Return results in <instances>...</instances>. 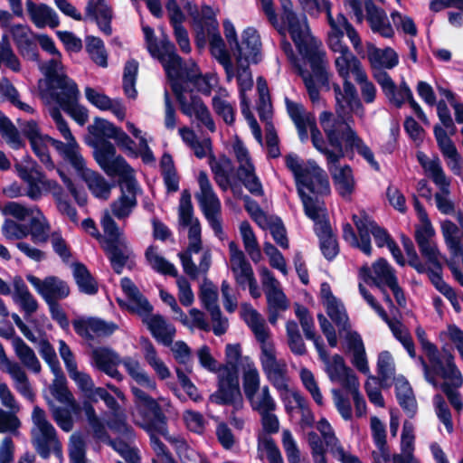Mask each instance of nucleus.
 Instances as JSON below:
<instances>
[{
	"instance_id": "1",
	"label": "nucleus",
	"mask_w": 463,
	"mask_h": 463,
	"mask_svg": "<svg viewBox=\"0 0 463 463\" xmlns=\"http://www.w3.org/2000/svg\"><path fill=\"white\" fill-rule=\"evenodd\" d=\"M285 164L294 175L305 214L310 220L318 222L317 197L329 195L331 193L327 174L315 162L310 163V167H304L295 154H288L285 156Z\"/></svg>"
},
{
	"instance_id": "2",
	"label": "nucleus",
	"mask_w": 463,
	"mask_h": 463,
	"mask_svg": "<svg viewBox=\"0 0 463 463\" xmlns=\"http://www.w3.org/2000/svg\"><path fill=\"white\" fill-rule=\"evenodd\" d=\"M279 1L280 2L282 8L281 20L288 25V31L298 52L309 62L316 80L322 86H327L329 84V78L323 60L324 52H319L317 50V46L314 43L307 40L299 19L297 14L293 11L291 1Z\"/></svg>"
},
{
	"instance_id": "3",
	"label": "nucleus",
	"mask_w": 463,
	"mask_h": 463,
	"mask_svg": "<svg viewBox=\"0 0 463 463\" xmlns=\"http://www.w3.org/2000/svg\"><path fill=\"white\" fill-rule=\"evenodd\" d=\"M241 358L240 344H228L225 347V364L222 373L218 375L217 391L210 396L212 402L229 405L238 410L243 403L239 383V365Z\"/></svg>"
},
{
	"instance_id": "4",
	"label": "nucleus",
	"mask_w": 463,
	"mask_h": 463,
	"mask_svg": "<svg viewBox=\"0 0 463 463\" xmlns=\"http://www.w3.org/2000/svg\"><path fill=\"white\" fill-rule=\"evenodd\" d=\"M92 358L96 367L101 372H107L109 367H117L122 364L136 383L148 390L156 389V383L154 378L150 377L145 371L140 369L137 360L130 356L121 359L119 355L109 347L96 348L92 352Z\"/></svg>"
},
{
	"instance_id": "5",
	"label": "nucleus",
	"mask_w": 463,
	"mask_h": 463,
	"mask_svg": "<svg viewBox=\"0 0 463 463\" xmlns=\"http://www.w3.org/2000/svg\"><path fill=\"white\" fill-rule=\"evenodd\" d=\"M171 90L176 98L180 106V110L183 114L188 117L194 114L195 118L202 122L207 129L211 132H214L216 130L215 123L211 113L200 96L192 95L191 102L188 103L184 96L186 90L180 82H173L171 84Z\"/></svg>"
},
{
	"instance_id": "6",
	"label": "nucleus",
	"mask_w": 463,
	"mask_h": 463,
	"mask_svg": "<svg viewBox=\"0 0 463 463\" xmlns=\"http://www.w3.org/2000/svg\"><path fill=\"white\" fill-rule=\"evenodd\" d=\"M171 90L176 98L180 106V110L183 114L188 117L194 114L195 118L202 122L207 129L211 132H214L216 130L215 123L211 113L200 96L192 95L191 102L188 103L184 96L186 90L180 82H173L171 84Z\"/></svg>"
},
{
	"instance_id": "7",
	"label": "nucleus",
	"mask_w": 463,
	"mask_h": 463,
	"mask_svg": "<svg viewBox=\"0 0 463 463\" xmlns=\"http://www.w3.org/2000/svg\"><path fill=\"white\" fill-rule=\"evenodd\" d=\"M32 419L41 431V435L33 440V446L39 456L43 459L50 458L51 443H54L55 451L61 452L55 428L47 420L44 410L35 406L33 410Z\"/></svg>"
},
{
	"instance_id": "8",
	"label": "nucleus",
	"mask_w": 463,
	"mask_h": 463,
	"mask_svg": "<svg viewBox=\"0 0 463 463\" xmlns=\"http://www.w3.org/2000/svg\"><path fill=\"white\" fill-rule=\"evenodd\" d=\"M90 145L94 149L93 157L95 161L109 176H115L117 173L129 167L128 163L122 156L116 155V147L109 140L93 141Z\"/></svg>"
},
{
	"instance_id": "9",
	"label": "nucleus",
	"mask_w": 463,
	"mask_h": 463,
	"mask_svg": "<svg viewBox=\"0 0 463 463\" xmlns=\"http://www.w3.org/2000/svg\"><path fill=\"white\" fill-rule=\"evenodd\" d=\"M51 98L79 125L83 126L87 122V110L78 106L79 89L76 83H73L68 90L51 92Z\"/></svg>"
},
{
	"instance_id": "10",
	"label": "nucleus",
	"mask_w": 463,
	"mask_h": 463,
	"mask_svg": "<svg viewBox=\"0 0 463 463\" xmlns=\"http://www.w3.org/2000/svg\"><path fill=\"white\" fill-rule=\"evenodd\" d=\"M120 286L122 291L126 295L128 300L131 304H127L124 301L118 299L119 307H126L127 309L132 313L139 315H150L153 311V306L149 303L147 298L140 292L138 288L128 277L120 279Z\"/></svg>"
},
{
	"instance_id": "11",
	"label": "nucleus",
	"mask_w": 463,
	"mask_h": 463,
	"mask_svg": "<svg viewBox=\"0 0 463 463\" xmlns=\"http://www.w3.org/2000/svg\"><path fill=\"white\" fill-rule=\"evenodd\" d=\"M75 333L86 340H93L94 336H109L117 329L118 326L113 322H107L98 317L78 318L72 321Z\"/></svg>"
},
{
	"instance_id": "12",
	"label": "nucleus",
	"mask_w": 463,
	"mask_h": 463,
	"mask_svg": "<svg viewBox=\"0 0 463 463\" xmlns=\"http://www.w3.org/2000/svg\"><path fill=\"white\" fill-rule=\"evenodd\" d=\"M433 133L441 154L450 160L448 165L451 171L455 175H458L462 169V157L454 142L448 136L447 131L439 124L434 126Z\"/></svg>"
},
{
	"instance_id": "13",
	"label": "nucleus",
	"mask_w": 463,
	"mask_h": 463,
	"mask_svg": "<svg viewBox=\"0 0 463 463\" xmlns=\"http://www.w3.org/2000/svg\"><path fill=\"white\" fill-rule=\"evenodd\" d=\"M340 124L344 126V137L345 142V150L353 151L355 148L356 152L371 165L375 171H380L381 167L379 163L375 160L374 155L371 148L364 142V140L357 135L356 131L353 129L342 118Z\"/></svg>"
},
{
	"instance_id": "14",
	"label": "nucleus",
	"mask_w": 463,
	"mask_h": 463,
	"mask_svg": "<svg viewBox=\"0 0 463 463\" xmlns=\"http://www.w3.org/2000/svg\"><path fill=\"white\" fill-rule=\"evenodd\" d=\"M85 13L87 17L96 22L104 34L108 36L112 34L113 10L106 0H88Z\"/></svg>"
},
{
	"instance_id": "15",
	"label": "nucleus",
	"mask_w": 463,
	"mask_h": 463,
	"mask_svg": "<svg viewBox=\"0 0 463 463\" xmlns=\"http://www.w3.org/2000/svg\"><path fill=\"white\" fill-rule=\"evenodd\" d=\"M446 366L442 364V369L436 368L433 365H430V368L423 357H420V360L421 362V364L423 366L424 372H425V378L427 382L431 383L434 387H437V381L434 378V376H431L430 371L433 372L436 375H441L444 379H453L454 381V386L456 388H458L463 383V378L462 375L458 369L457 365L454 362V355L452 353H448L447 355L444 356Z\"/></svg>"
},
{
	"instance_id": "16",
	"label": "nucleus",
	"mask_w": 463,
	"mask_h": 463,
	"mask_svg": "<svg viewBox=\"0 0 463 463\" xmlns=\"http://www.w3.org/2000/svg\"><path fill=\"white\" fill-rule=\"evenodd\" d=\"M161 417L162 420H149L140 424V427L149 435L150 444L157 457H164L169 452L166 445L157 437L161 435L167 439L168 435L167 417L165 415Z\"/></svg>"
},
{
	"instance_id": "17",
	"label": "nucleus",
	"mask_w": 463,
	"mask_h": 463,
	"mask_svg": "<svg viewBox=\"0 0 463 463\" xmlns=\"http://www.w3.org/2000/svg\"><path fill=\"white\" fill-rule=\"evenodd\" d=\"M28 26L15 24L11 29L13 41L19 53L26 60L40 62V54L36 43L28 36Z\"/></svg>"
},
{
	"instance_id": "18",
	"label": "nucleus",
	"mask_w": 463,
	"mask_h": 463,
	"mask_svg": "<svg viewBox=\"0 0 463 463\" xmlns=\"http://www.w3.org/2000/svg\"><path fill=\"white\" fill-rule=\"evenodd\" d=\"M131 392L143 422L154 419L162 420L161 416L165 415L157 401L140 388L132 386Z\"/></svg>"
},
{
	"instance_id": "19",
	"label": "nucleus",
	"mask_w": 463,
	"mask_h": 463,
	"mask_svg": "<svg viewBox=\"0 0 463 463\" xmlns=\"http://www.w3.org/2000/svg\"><path fill=\"white\" fill-rule=\"evenodd\" d=\"M25 5L31 21L37 28H43L49 25L53 29L60 25L58 14L48 5H37L33 0H26Z\"/></svg>"
},
{
	"instance_id": "20",
	"label": "nucleus",
	"mask_w": 463,
	"mask_h": 463,
	"mask_svg": "<svg viewBox=\"0 0 463 463\" xmlns=\"http://www.w3.org/2000/svg\"><path fill=\"white\" fill-rule=\"evenodd\" d=\"M315 232L319 239V247L323 256L326 260L332 261L339 254L340 249L329 221L320 222L319 226L316 228Z\"/></svg>"
},
{
	"instance_id": "21",
	"label": "nucleus",
	"mask_w": 463,
	"mask_h": 463,
	"mask_svg": "<svg viewBox=\"0 0 463 463\" xmlns=\"http://www.w3.org/2000/svg\"><path fill=\"white\" fill-rule=\"evenodd\" d=\"M210 37L209 45L212 55L216 57L219 62L223 66L228 80L233 77V69L231 56L226 50L225 43L220 33L219 26L216 30L206 29Z\"/></svg>"
},
{
	"instance_id": "22",
	"label": "nucleus",
	"mask_w": 463,
	"mask_h": 463,
	"mask_svg": "<svg viewBox=\"0 0 463 463\" xmlns=\"http://www.w3.org/2000/svg\"><path fill=\"white\" fill-rule=\"evenodd\" d=\"M347 350L353 353L352 364L362 373H370L365 347L358 332H348L345 336Z\"/></svg>"
},
{
	"instance_id": "23",
	"label": "nucleus",
	"mask_w": 463,
	"mask_h": 463,
	"mask_svg": "<svg viewBox=\"0 0 463 463\" xmlns=\"http://www.w3.org/2000/svg\"><path fill=\"white\" fill-rule=\"evenodd\" d=\"M57 67L58 61L55 59H51L46 63L40 66L41 71L45 75L50 93L57 91V90H60V91L68 90L73 83H76L66 74H59Z\"/></svg>"
},
{
	"instance_id": "24",
	"label": "nucleus",
	"mask_w": 463,
	"mask_h": 463,
	"mask_svg": "<svg viewBox=\"0 0 463 463\" xmlns=\"http://www.w3.org/2000/svg\"><path fill=\"white\" fill-rule=\"evenodd\" d=\"M79 175L86 183L93 196L104 200L109 197L112 184L99 172L85 167Z\"/></svg>"
},
{
	"instance_id": "25",
	"label": "nucleus",
	"mask_w": 463,
	"mask_h": 463,
	"mask_svg": "<svg viewBox=\"0 0 463 463\" xmlns=\"http://www.w3.org/2000/svg\"><path fill=\"white\" fill-rule=\"evenodd\" d=\"M395 396L403 411L409 418H413L417 412V401L410 383L402 375L397 378Z\"/></svg>"
},
{
	"instance_id": "26",
	"label": "nucleus",
	"mask_w": 463,
	"mask_h": 463,
	"mask_svg": "<svg viewBox=\"0 0 463 463\" xmlns=\"http://www.w3.org/2000/svg\"><path fill=\"white\" fill-rule=\"evenodd\" d=\"M378 378L369 375V379L376 383L378 381L382 388H389L392 385V379L394 378L395 366L392 354L389 351H382L377 358Z\"/></svg>"
},
{
	"instance_id": "27",
	"label": "nucleus",
	"mask_w": 463,
	"mask_h": 463,
	"mask_svg": "<svg viewBox=\"0 0 463 463\" xmlns=\"http://www.w3.org/2000/svg\"><path fill=\"white\" fill-rule=\"evenodd\" d=\"M72 274L75 282L81 293L95 295L99 291V285L87 266L81 262L72 264Z\"/></svg>"
},
{
	"instance_id": "28",
	"label": "nucleus",
	"mask_w": 463,
	"mask_h": 463,
	"mask_svg": "<svg viewBox=\"0 0 463 463\" xmlns=\"http://www.w3.org/2000/svg\"><path fill=\"white\" fill-rule=\"evenodd\" d=\"M352 221L358 232L361 250L365 255L370 256L372 254V245L370 237L371 222L375 221L364 211L361 213L360 216L354 214L352 216Z\"/></svg>"
},
{
	"instance_id": "29",
	"label": "nucleus",
	"mask_w": 463,
	"mask_h": 463,
	"mask_svg": "<svg viewBox=\"0 0 463 463\" xmlns=\"http://www.w3.org/2000/svg\"><path fill=\"white\" fill-rule=\"evenodd\" d=\"M198 184L201 193L196 194V199L201 210L220 206L221 201L213 192L208 175L205 171H200L198 175Z\"/></svg>"
},
{
	"instance_id": "30",
	"label": "nucleus",
	"mask_w": 463,
	"mask_h": 463,
	"mask_svg": "<svg viewBox=\"0 0 463 463\" xmlns=\"http://www.w3.org/2000/svg\"><path fill=\"white\" fill-rule=\"evenodd\" d=\"M241 47L245 49L244 55L250 56V61L258 64L261 61L260 54V37L256 29L247 27L241 33Z\"/></svg>"
},
{
	"instance_id": "31",
	"label": "nucleus",
	"mask_w": 463,
	"mask_h": 463,
	"mask_svg": "<svg viewBox=\"0 0 463 463\" xmlns=\"http://www.w3.org/2000/svg\"><path fill=\"white\" fill-rule=\"evenodd\" d=\"M167 77L170 79V85L173 82H180L184 86V82H192V77L202 74L200 69L195 62L187 65L181 58L180 66H170L165 70Z\"/></svg>"
},
{
	"instance_id": "32",
	"label": "nucleus",
	"mask_w": 463,
	"mask_h": 463,
	"mask_svg": "<svg viewBox=\"0 0 463 463\" xmlns=\"http://www.w3.org/2000/svg\"><path fill=\"white\" fill-rule=\"evenodd\" d=\"M13 345L15 354L23 364L33 373H39L42 367L33 350L20 336L14 338Z\"/></svg>"
},
{
	"instance_id": "33",
	"label": "nucleus",
	"mask_w": 463,
	"mask_h": 463,
	"mask_svg": "<svg viewBox=\"0 0 463 463\" xmlns=\"http://www.w3.org/2000/svg\"><path fill=\"white\" fill-rule=\"evenodd\" d=\"M70 295V288L68 284L54 276L45 278V285L43 293V298L47 303L57 302L58 299H62Z\"/></svg>"
},
{
	"instance_id": "34",
	"label": "nucleus",
	"mask_w": 463,
	"mask_h": 463,
	"mask_svg": "<svg viewBox=\"0 0 463 463\" xmlns=\"http://www.w3.org/2000/svg\"><path fill=\"white\" fill-rule=\"evenodd\" d=\"M156 247L150 245L145 252V257L150 267L156 272L168 275L173 278L178 277V271L175 265L169 262L163 256L155 252Z\"/></svg>"
},
{
	"instance_id": "35",
	"label": "nucleus",
	"mask_w": 463,
	"mask_h": 463,
	"mask_svg": "<svg viewBox=\"0 0 463 463\" xmlns=\"http://www.w3.org/2000/svg\"><path fill=\"white\" fill-rule=\"evenodd\" d=\"M238 178L243 184L245 188L254 196H263L264 190L260 178L255 174V168L252 164L249 166L241 165L237 171Z\"/></svg>"
},
{
	"instance_id": "36",
	"label": "nucleus",
	"mask_w": 463,
	"mask_h": 463,
	"mask_svg": "<svg viewBox=\"0 0 463 463\" xmlns=\"http://www.w3.org/2000/svg\"><path fill=\"white\" fill-rule=\"evenodd\" d=\"M332 178L339 195L345 197L354 193L355 183L349 165H345L337 173L332 174Z\"/></svg>"
},
{
	"instance_id": "37",
	"label": "nucleus",
	"mask_w": 463,
	"mask_h": 463,
	"mask_svg": "<svg viewBox=\"0 0 463 463\" xmlns=\"http://www.w3.org/2000/svg\"><path fill=\"white\" fill-rule=\"evenodd\" d=\"M152 335L165 345H170L173 342L175 330L167 329L165 318L161 315H154L147 323Z\"/></svg>"
},
{
	"instance_id": "38",
	"label": "nucleus",
	"mask_w": 463,
	"mask_h": 463,
	"mask_svg": "<svg viewBox=\"0 0 463 463\" xmlns=\"http://www.w3.org/2000/svg\"><path fill=\"white\" fill-rule=\"evenodd\" d=\"M105 243L104 250L109 260L113 271L116 274H121L128 260V255L120 249L119 242L105 240Z\"/></svg>"
},
{
	"instance_id": "39",
	"label": "nucleus",
	"mask_w": 463,
	"mask_h": 463,
	"mask_svg": "<svg viewBox=\"0 0 463 463\" xmlns=\"http://www.w3.org/2000/svg\"><path fill=\"white\" fill-rule=\"evenodd\" d=\"M368 59L373 67L375 63L386 68L392 69L399 63V57L397 52L391 47H386L384 50L372 46V51H369Z\"/></svg>"
},
{
	"instance_id": "40",
	"label": "nucleus",
	"mask_w": 463,
	"mask_h": 463,
	"mask_svg": "<svg viewBox=\"0 0 463 463\" xmlns=\"http://www.w3.org/2000/svg\"><path fill=\"white\" fill-rule=\"evenodd\" d=\"M235 258L237 262L232 263L231 269L234 274L236 283L245 288L247 283L255 279L253 269L243 252L237 253Z\"/></svg>"
},
{
	"instance_id": "41",
	"label": "nucleus",
	"mask_w": 463,
	"mask_h": 463,
	"mask_svg": "<svg viewBox=\"0 0 463 463\" xmlns=\"http://www.w3.org/2000/svg\"><path fill=\"white\" fill-rule=\"evenodd\" d=\"M184 8L188 11L189 14L193 16L196 25L205 26L206 29L216 30L219 23L216 19L213 8L208 5L202 6L203 17H199V13L196 5H193L191 2H187Z\"/></svg>"
},
{
	"instance_id": "42",
	"label": "nucleus",
	"mask_w": 463,
	"mask_h": 463,
	"mask_svg": "<svg viewBox=\"0 0 463 463\" xmlns=\"http://www.w3.org/2000/svg\"><path fill=\"white\" fill-rule=\"evenodd\" d=\"M244 321L253 332L256 339L265 344L269 337V330L261 315L254 308L250 307L244 314Z\"/></svg>"
},
{
	"instance_id": "43",
	"label": "nucleus",
	"mask_w": 463,
	"mask_h": 463,
	"mask_svg": "<svg viewBox=\"0 0 463 463\" xmlns=\"http://www.w3.org/2000/svg\"><path fill=\"white\" fill-rule=\"evenodd\" d=\"M415 335L425 352L430 365L442 369V359L440 357L437 345L427 338V334L421 326L415 329Z\"/></svg>"
},
{
	"instance_id": "44",
	"label": "nucleus",
	"mask_w": 463,
	"mask_h": 463,
	"mask_svg": "<svg viewBox=\"0 0 463 463\" xmlns=\"http://www.w3.org/2000/svg\"><path fill=\"white\" fill-rule=\"evenodd\" d=\"M120 127L115 126L112 122L108 119L96 117L94 124L88 127L89 132L94 137L95 140H102L114 138Z\"/></svg>"
},
{
	"instance_id": "45",
	"label": "nucleus",
	"mask_w": 463,
	"mask_h": 463,
	"mask_svg": "<svg viewBox=\"0 0 463 463\" xmlns=\"http://www.w3.org/2000/svg\"><path fill=\"white\" fill-rule=\"evenodd\" d=\"M138 71V62L132 59L125 63L123 71V90L126 96L130 99H136L137 91L136 90V81Z\"/></svg>"
},
{
	"instance_id": "46",
	"label": "nucleus",
	"mask_w": 463,
	"mask_h": 463,
	"mask_svg": "<svg viewBox=\"0 0 463 463\" xmlns=\"http://www.w3.org/2000/svg\"><path fill=\"white\" fill-rule=\"evenodd\" d=\"M8 373L17 383V391L30 401L34 400V393L32 390L28 377L22 367L17 364H10Z\"/></svg>"
},
{
	"instance_id": "47",
	"label": "nucleus",
	"mask_w": 463,
	"mask_h": 463,
	"mask_svg": "<svg viewBox=\"0 0 463 463\" xmlns=\"http://www.w3.org/2000/svg\"><path fill=\"white\" fill-rule=\"evenodd\" d=\"M159 48L162 56L157 59L163 63L165 71L170 66H180L182 57L177 54L175 44L169 40L165 33H163Z\"/></svg>"
},
{
	"instance_id": "48",
	"label": "nucleus",
	"mask_w": 463,
	"mask_h": 463,
	"mask_svg": "<svg viewBox=\"0 0 463 463\" xmlns=\"http://www.w3.org/2000/svg\"><path fill=\"white\" fill-rule=\"evenodd\" d=\"M0 133L8 138V142L14 149H20L25 146V143L20 137L18 129L6 116L0 117Z\"/></svg>"
},
{
	"instance_id": "49",
	"label": "nucleus",
	"mask_w": 463,
	"mask_h": 463,
	"mask_svg": "<svg viewBox=\"0 0 463 463\" xmlns=\"http://www.w3.org/2000/svg\"><path fill=\"white\" fill-rule=\"evenodd\" d=\"M326 311L339 330L345 331L350 328L348 316L338 300L334 303H326Z\"/></svg>"
},
{
	"instance_id": "50",
	"label": "nucleus",
	"mask_w": 463,
	"mask_h": 463,
	"mask_svg": "<svg viewBox=\"0 0 463 463\" xmlns=\"http://www.w3.org/2000/svg\"><path fill=\"white\" fill-rule=\"evenodd\" d=\"M417 272L419 274H427L430 283L440 293L449 287V285L443 279V266L441 262L431 264L430 267H427L423 263V271L420 270Z\"/></svg>"
},
{
	"instance_id": "51",
	"label": "nucleus",
	"mask_w": 463,
	"mask_h": 463,
	"mask_svg": "<svg viewBox=\"0 0 463 463\" xmlns=\"http://www.w3.org/2000/svg\"><path fill=\"white\" fill-rule=\"evenodd\" d=\"M178 217L179 222L183 227H187L191 222H194L191 194L187 189L183 190L181 194Z\"/></svg>"
},
{
	"instance_id": "52",
	"label": "nucleus",
	"mask_w": 463,
	"mask_h": 463,
	"mask_svg": "<svg viewBox=\"0 0 463 463\" xmlns=\"http://www.w3.org/2000/svg\"><path fill=\"white\" fill-rule=\"evenodd\" d=\"M212 106L213 111L221 117L227 125H233L235 121V109L231 103L222 99L220 96L215 95L212 99Z\"/></svg>"
},
{
	"instance_id": "53",
	"label": "nucleus",
	"mask_w": 463,
	"mask_h": 463,
	"mask_svg": "<svg viewBox=\"0 0 463 463\" xmlns=\"http://www.w3.org/2000/svg\"><path fill=\"white\" fill-rule=\"evenodd\" d=\"M66 141L68 142V146H66L61 156L63 159L67 160L79 174L86 167V162L79 152V145L76 139L73 138V140Z\"/></svg>"
},
{
	"instance_id": "54",
	"label": "nucleus",
	"mask_w": 463,
	"mask_h": 463,
	"mask_svg": "<svg viewBox=\"0 0 463 463\" xmlns=\"http://www.w3.org/2000/svg\"><path fill=\"white\" fill-rule=\"evenodd\" d=\"M433 403L435 406V411L437 417L439 420L444 424L447 431L451 433L453 431V421L450 410L446 403L443 396L439 393H437L433 397Z\"/></svg>"
},
{
	"instance_id": "55",
	"label": "nucleus",
	"mask_w": 463,
	"mask_h": 463,
	"mask_svg": "<svg viewBox=\"0 0 463 463\" xmlns=\"http://www.w3.org/2000/svg\"><path fill=\"white\" fill-rule=\"evenodd\" d=\"M116 175L119 176L118 185L120 187L121 194H126V193H128L131 195V198H136L137 181L133 175L132 167L129 165V167L124 168L122 172L117 173Z\"/></svg>"
},
{
	"instance_id": "56",
	"label": "nucleus",
	"mask_w": 463,
	"mask_h": 463,
	"mask_svg": "<svg viewBox=\"0 0 463 463\" xmlns=\"http://www.w3.org/2000/svg\"><path fill=\"white\" fill-rule=\"evenodd\" d=\"M441 231L449 251L463 250V243L458 237L455 236L458 232V228L452 221L445 220L441 223Z\"/></svg>"
},
{
	"instance_id": "57",
	"label": "nucleus",
	"mask_w": 463,
	"mask_h": 463,
	"mask_svg": "<svg viewBox=\"0 0 463 463\" xmlns=\"http://www.w3.org/2000/svg\"><path fill=\"white\" fill-rule=\"evenodd\" d=\"M137 202V198H131L127 194H121L118 199L112 203L111 210L113 214L119 220L124 219L132 212L136 207Z\"/></svg>"
},
{
	"instance_id": "58",
	"label": "nucleus",
	"mask_w": 463,
	"mask_h": 463,
	"mask_svg": "<svg viewBox=\"0 0 463 463\" xmlns=\"http://www.w3.org/2000/svg\"><path fill=\"white\" fill-rule=\"evenodd\" d=\"M426 171H430L431 174L432 181L440 187L443 194H449V182L447 180L445 173L440 165L439 158L430 161L427 165Z\"/></svg>"
},
{
	"instance_id": "59",
	"label": "nucleus",
	"mask_w": 463,
	"mask_h": 463,
	"mask_svg": "<svg viewBox=\"0 0 463 463\" xmlns=\"http://www.w3.org/2000/svg\"><path fill=\"white\" fill-rule=\"evenodd\" d=\"M364 5L367 14L366 19L370 24L371 30L373 33L379 31V27L386 23L384 11L377 7L372 0H367Z\"/></svg>"
},
{
	"instance_id": "60",
	"label": "nucleus",
	"mask_w": 463,
	"mask_h": 463,
	"mask_svg": "<svg viewBox=\"0 0 463 463\" xmlns=\"http://www.w3.org/2000/svg\"><path fill=\"white\" fill-rule=\"evenodd\" d=\"M375 276L386 286L397 280L394 269L384 258H379L373 265Z\"/></svg>"
},
{
	"instance_id": "61",
	"label": "nucleus",
	"mask_w": 463,
	"mask_h": 463,
	"mask_svg": "<svg viewBox=\"0 0 463 463\" xmlns=\"http://www.w3.org/2000/svg\"><path fill=\"white\" fill-rule=\"evenodd\" d=\"M269 232L275 242L282 249H288L289 241L287 235L286 227L279 217L269 223Z\"/></svg>"
},
{
	"instance_id": "62",
	"label": "nucleus",
	"mask_w": 463,
	"mask_h": 463,
	"mask_svg": "<svg viewBox=\"0 0 463 463\" xmlns=\"http://www.w3.org/2000/svg\"><path fill=\"white\" fill-rule=\"evenodd\" d=\"M2 232L7 240H21L29 234L28 227L5 219L2 226Z\"/></svg>"
},
{
	"instance_id": "63",
	"label": "nucleus",
	"mask_w": 463,
	"mask_h": 463,
	"mask_svg": "<svg viewBox=\"0 0 463 463\" xmlns=\"http://www.w3.org/2000/svg\"><path fill=\"white\" fill-rule=\"evenodd\" d=\"M28 230L34 243H43L48 241L50 226L48 223L42 222L37 217L31 218Z\"/></svg>"
},
{
	"instance_id": "64",
	"label": "nucleus",
	"mask_w": 463,
	"mask_h": 463,
	"mask_svg": "<svg viewBox=\"0 0 463 463\" xmlns=\"http://www.w3.org/2000/svg\"><path fill=\"white\" fill-rule=\"evenodd\" d=\"M85 97L87 100L100 110H109L111 108V99L104 94L98 92L95 89L91 87H86L85 90Z\"/></svg>"
}]
</instances>
